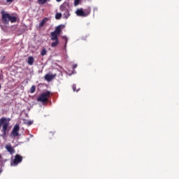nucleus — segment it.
I'll list each match as a JSON object with an SVG mask.
<instances>
[{"label":"nucleus","mask_w":179,"mask_h":179,"mask_svg":"<svg viewBox=\"0 0 179 179\" xmlns=\"http://www.w3.org/2000/svg\"><path fill=\"white\" fill-rule=\"evenodd\" d=\"M6 149L7 152L10 153V155H13V153H15V149H13V147H12V145H10V144L6 145Z\"/></svg>","instance_id":"9d476101"},{"label":"nucleus","mask_w":179,"mask_h":179,"mask_svg":"<svg viewBox=\"0 0 179 179\" xmlns=\"http://www.w3.org/2000/svg\"><path fill=\"white\" fill-rule=\"evenodd\" d=\"M12 2H13V0H6V3H8V5H10Z\"/></svg>","instance_id":"412c9836"},{"label":"nucleus","mask_w":179,"mask_h":179,"mask_svg":"<svg viewBox=\"0 0 179 179\" xmlns=\"http://www.w3.org/2000/svg\"><path fill=\"white\" fill-rule=\"evenodd\" d=\"M22 160H23V157L19 155H16L13 163H11V166H17L19 163H21Z\"/></svg>","instance_id":"6e6552de"},{"label":"nucleus","mask_w":179,"mask_h":179,"mask_svg":"<svg viewBox=\"0 0 179 179\" xmlns=\"http://www.w3.org/2000/svg\"><path fill=\"white\" fill-rule=\"evenodd\" d=\"M50 39L52 40V41H53V43H51V47H52L53 48H55V47H57V45L59 44V39H58V36L54 35L50 36Z\"/></svg>","instance_id":"423d86ee"},{"label":"nucleus","mask_w":179,"mask_h":179,"mask_svg":"<svg viewBox=\"0 0 179 179\" xmlns=\"http://www.w3.org/2000/svg\"><path fill=\"white\" fill-rule=\"evenodd\" d=\"M59 9L62 12H65L66 13H68L69 10V3L64 2L62 5L60 6Z\"/></svg>","instance_id":"1a4fd4ad"},{"label":"nucleus","mask_w":179,"mask_h":179,"mask_svg":"<svg viewBox=\"0 0 179 179\" xmlns=\"http://www.w3.org/2000/svg\"><path fill=\"white\" fill-rule=\"evenodd\" d=\"M32 124H33V121H31V120H29V121L27 122V124L29 127H30V125H31Z\"/></svg>","instance_id":"aec40b11"},{"label":"nucleus","mask_w":179,"mask_h":179,"mask_svg":"<svg viewBox=\"0 0 179 179\" xmlns=\"http://www.w3.org/2000/svg\"><path fill=\"white\" fill-rule=\"evenodd\" d=\"M73 92H79V90H76V85H73Z\"/></svg>","instance_id":"6ab92c4d"},{"label":"nucleus","mask_w":179,"mask_h":179,"mask_svg":"<svg viewBox=\"0 0 179 179\" xmlns=\"http://www.w3.org/2000/svg\"><path fill=\"white\" fill-rule=\"evenodd\" d=\"M19 131H20V127H19V124H15L13 129L11 135L14 138H16V136H19Z\"/></svg>","instance_id":"0eeeda50"},{"label":"nucleus","mask_w":179,"mask_h":179,"mask_svg":"<svg viewBox=\"0 0 179 179\" xmlns=\"http://www.w3.org/2000/svg\"><path fill=\"white\" fill-rule=\"evenodd\" d=\"M56 76H57V74H46L45 76V79L48 82H51V80L55 78Z\"/></svg>","instance_id":"9b49d317"},{"label":"nucleus","mask_w":179,"mask_h":179,"mask_svg":"<svg viewBox=\"0 0 179 179\" xmlns=\"http://www.w3.org/2000/svg\"><path fill=\"white\" fill-rule=\"evenodd\" d=\"M0 159H1V155H0Z\"/></svg>","instance_id":"393cba45"},{"label":"nucleus","mask_w":179,"mask_h":179,"mask_svg":"<svg viewBox=\"0 0 179 179\" xmlns=\"http://www.w3.org/2000/svg\"><path fill=\"white\" fill-rule=\"evenodd\" d=\"M79 2H80V0H75L74 6H78V5H79Z\"/></svg>","instance_id":"a211bd4d"},{"label":"nucleus","mask_w":179,"mask_h":179,"mask_svg":"<svg viewBox=\"0 0 179 179\" xmlns=\"http://www.w3.org/2000/svg\"><path fill=\"white\" fill-rule=\"evenodd\" d=\"M62 29H64V25H59L57 26L54 31H52L50 33V36H57V37H58V36H59L61 34V32L62 31Z\"/></svg>","instance_id":"39448f33"},{"label":"nucleus","mask_w":179,"mask_h":179,"mask_svg":"<svg viewBox=\"0 0 179 179\" xmlns=\"http://www.w3.org/2000/svg\"><path fill=\"white\" fill-rule=\"evenodd\" d=\"M48 22V18L45 17L44 18L42 22L39 24V27H43L45 23Z\"/></svg>","instance_id":"ddd939ff"},{"label":"nucleus","mask_w":179,"mask_h":179,"mask_svg":"<svg viewBox=\"0 0 179 179\" xmlns=\"http://www.w3.org/2000/svg\"><path fill=\"white\" fill-rule=\"evenodd\" d=\"M76 68H78V64H74L73 66V69H76Z\"/></svg>","instance_id":"4be33fe9"},{"label":"nucleus","mask_w":179,"mask_h":179,"mask_svg":"<svg viewBox=\"0 0 179 179\" xmlns=\"http://www.w3.org/2000/svg\"><path fill=\"white\" fill-rule=\"evenodd\" d=\"M1 13L3 23H4V24H9V22L11 23H16V20H17L16 17L10 15L9 13H6L3 10H1Z\"/></svg>","instance_id":"f257e3e1"},{"label":"nucleus","mask_w":179,"mask_h":179,"mask_svg":"<svg viewBox=\"0 0 179 179\" xmlns=\"http://www.w3.org/2000/svg\"><path fill=\"white\" fill-rule=\"evenodd\" d=\"M27 63L29 65H33V64L34 63V57L31 56L29 57Z\"/></svg>","instance_id":"f8f14e48"},{"label":"nucleus","mask_w":179,"mask_h":179,"mask_svg":"<svg viewBox=\"0 0 179 179\" xmlns=\"http://www.w3.org/2000/svg\"><path fill=\"white\" fill-rule=\"evenodd\" d=\"M46 54H47V50H45V48H43L41 52V55H42V57H44V55H45Z\"/></svg>","instance_id":"dca6fc26"},{"label":"nucleus","mask_w":179,"mask_h":179,"mask_svg":"<svg viewBox=\"0 0 179 179\" xmlns=\"http://www.w3.org/2000/svg\"><path fill=\"white\" fill-rule=\"evenodd\" d=\"M90 13L89 10H83V8H78L76 11L77 16H80L81 17H86V16H89Z\"/></svg>","instance_id":"20e7f679"},{"label":"nucleus","mask_w":179,"mask_h":179,"mask_svg":"<svg viewBox=\"0 0 179 179\" xmlns=\"http://www.w3.org/2000/svg\"><path fill=\"white\" fill-rule=\"evenodd\" d=\"M62 17V14L61 13H57L55 15V19H57V20H59V19H61Z\"/></svg>","instance_id":"2eb2a0df"},{"label":"nucleus","mask_w":179,"mask_h":179,"mask_svg":"<svg viewBox=\"0 0 179 179\" xmlns=\"http://www.w3.org/2000/svg\"><path fill=\"white\" fill-rule=\"evenodd\" d=\"M63 38L66 39V44L68 43V38L66 36H64Z\"/></svg>","instance_id":"5701e85b"},{"label":"nucleus","mask_w":179,"mask_h":179,"mask_svg":"<svg viewBox=\"0 0 179 179\" xmlns=\"http://www.w3.org/2000/svg\"><path fill=\"white\" fill-rule=\"evenodd\" d=\"M9 121L10 120L6 119V117H1L0 119V127H2V132H3V136H6V131H8V127H9Z\"/></svg>","instance_id":"f03ea898"},{"label":"nucleus","mask_w":179,"mask_h":179,"mask_svg":"<svg viewBox=\"0 0 179 179\" xmlns=\"http://www.w3.org/2000/svg\"><path fill=\"white\" fill-rule=\"evenodd\" d=\"M50 96L51 92L47 91L45 92H43L37 98V101H40L41 103H47V101H48V99H50Z\"/></svg>","instance_id":"7ed1b4c3"},{"label":"nucleus","mask_w":179,"mask_h":179,"mask_svg":"<svg viewBox=\"0 0 179 179\" xmlns=\"http://www.w3.org/2000/svg\"><path fill=\"white\" fill-rule=\"evenodd\" d=\"M50 0H38V3L39 5H44V3H47Z\"/></svg>","instance_id":"4468645a"},{"label":"nucleus","mask_w":179,"mask_h":179,"mask_svg":"<svg viewBox=\"0 0 179 179\" xmlns=\"http://www.w3.org/2000/svg\"><path fill=\"white\" fill-rule=\"evenodd\" d=\"M57 1V2H61V1H62V0H56Z\"/></svg>","instance_id":"b1692460"},{"label":"nucleus","mask_w":179,"mask_h":179,"mask_svg":"<svg viewBox=\"0 0 179 179\" xmlns=\"http://www.w3.org/2000/svg\"><path fill=\"white\" fill-rule=\"evenodd\" d=\"M36 92V85H32L30 89V93H34Z\"/></svg>","instance_id":"f3484780"}]
</instances>
